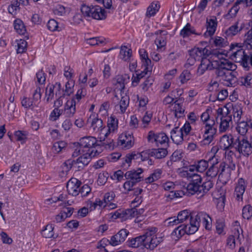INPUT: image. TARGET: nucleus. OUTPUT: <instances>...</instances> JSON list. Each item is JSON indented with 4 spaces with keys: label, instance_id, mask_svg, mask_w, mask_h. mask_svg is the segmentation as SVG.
<instances>
[{
    "label": "nucleus",
    "instance_id": "nucleus-1",
    "mask_svg": "<svg viewBox=\"0 0 252 252\" xmlns=\"http://www.w3.org/2000/svg\"><path fill=\"white\" fill-rule=\"evenodd\" d=\"M206 219H209V216L205 212H199L196 215L192 214L190 217L189 224H183L175 228L173 233L177 237H182L185 234L190 235L193 234L198 229L200 223L205 221Z\"/></svg>",
    "mask_w": 252,
    "mask_h": 252
},
{
    "label": "nucleus",
    "instance_id": "nucleus-2",
    "mask_svg": "<svg viewBox=\"0 0 252 252\" xmlns=\"http://www.w3.org/2000/svg\"><path fill=\"white\" fill-rule=\"evenodd\" d=\"M231 51V59L235 62L240 63L246 70L252 67V53L246 51L244 49L236 45L231 44L230 47Z\"/></svg>",
    "mask_w": 252,
    "mask_h": 252
},
{
    "label": "nucleus",
    "instance_id": "nucleus-3",
    "mask_svg": "<svg viewBox=\"0 0 252 252\" xmlns=\"http://www.w3.org/2000/svg\"><path fill=\"white\" fill-rule=\"evenodd\" d=\"M81 10L84 16L89 17H91L96 20H104L106 17L105 10L99 6H89L83 4Z\"/></svg>",
    "mask_w": 252,
    "mask_h": 252
},
{
    "label": "nucleus",
    "instance_id": "nucleus-4",
    "mask_svg": "<svg viewBox=\"0 0 252 252\" xmlns=\"http://www.w3.org/2000/svg\"><path fill=\"white\" fill-rule=\"evenodd\" d=\"M144 212L143 209L138 210L135 206L131 209H119L116 211L112 215L114 219H120L121 221H125L128 219L137 217L138 215L142 214ZM138 219L137 218L136 220Z\"/></svg>",
    "mask_w": 252,
    "mask_h": 252
},
{
    "label": "nucleus",
    "instance_id": "nucleus-5",
    "mask_svg": "<svg viewBox=\"0 0 252 252\" xmlns=\"http://www.w3.org/2000/svg\"><path fill=\"white\" fill-rule=\"evenodd\" d=\"M234 148L239 154L246 157L252 154V144L244 136H239L235 140Z\"/></svg>",
    "mask_w": 252,
    "mask_h": 252
},
{
    "label": "nucleus",
    "instance_id": "nucleus-6",
    "mask_svg": "<svg viewBox=\"0 0 252 252\" xmlns=\"http://www.w3.org/2000/svg\"><path fill=\"white\" fill-rule=\"evenodd\" d=\"M41 98V89L37 87L34 90L32 98L24 96L21 98L22 107L26 109L33 110L35 107H37Z\"/></svg>",
    "mask_w": 252,
    "mask_h": 252
},
{
    "label": "nucleus",
    "instance_id": "nucleus-7",
    "mask_svg": "<svg viewBox=\"0 0 252 252\" xmlns=\"http://www.w3.org/2000/svg\"><path fill=\"white\" fill-rule=\"evenodd\" d=\"M93 151L92 153L90 152L82 153V155L79 157L76 160H68L64 163V166H66V170L70 169L74 164H78V168H83L87 165L92 159V158L96 156Z\"/></svg>",
    "mask_w": 252,
    "mask_h": 252
},
{
    "label": "nucleus",
    "instance_id": "nucleus-8",
    "mask_svg": "<svg viewBox=\"0 0 252 252\" xmlns=\"http://www.w3.org/2000/svg\"><path fill=\"white\" fill-rule=\"evenodd\" d=\"M157 230L156 227H151L145 232V248L147 249L154 250L162 241V237H157L156 233Z\"/></svg>",
    "mask_w": 252,
    "mask_h": 252
},
{
    "label": "nucleus",
    "instance_id": "nucleus-9",
    "mask_svg": "<svg viewBox=\"0 0 252 252\" xmlns=\"http://www.w3.org/2000/svg\"><path fill=\"white\" fill-rule=\"evenodd\" d=\"M78 145L82 148V153L90 152L92 153L93 151L94 154L98 155L99 152L95 149L96 146L99 145L97 144V140L94 136H85L81 138Z\"/></svg>",
    "mask_w": 252,
    "mask_h": 252
},
{
    "label": "nucleus",
    "instance_id": "nucleus-10",
    "mask_svg": "<svg viewBox=\"0 0 252 252\" xmlns=\"http://www.w3.org/2000/svg\"><path fill=\"white\" fill-rule=\"evenodd\" d=\"M218 116L217 119L220 118V131L224 132L228 129L230 124H232V114L228 109H226V112H223L222 108L218 109Z\"/></svg>",
    "mask_w": 252,
    "mask_h": 252
},
{
    "label": "nucleus",
    "instance_id": "nucleus-11",
    "mask_svg": "<svg viewBox=\"0 0 252 252\" xmlns=\"http://www.w3.org/2000/svg\"><path fill=\"white\" fill-rule=\"evenodd\" d=\"M250 24L244 23L240 24L239 21L230 26L224 32L226 38H231L237 34H240L243 32H247L249 30Z\"/></svg>",
    "mask_w": 252,
    "mask_h": 252
},
{
    "label": "nucleus",
    "instance_id": "nucleus-12",
    "mask_svg": "<svg viewBox=\"0 0 252 252\" xmlns=\"http://www.w3.org/2000/svg\"><path fill=\"white\" fill-rule=\"evenodd\" d=\"M189 56L193 58L196 61H199L202 60L203 58L206 56H208L210 54L214 55L218 58L220 57V55H221L222 53L217 51H210L206 48H198L194 47V48L190 50L189 51Z\"/></svg>",
    "mask_w": 252,
    "mask_h": 252
},
{
    "label": "nucleus",
    "instance_id": "nucleus-13",
    "mask_svg": "<svg viewBox=\"0 0 252 252\" xmlns=\"http://www.w3.org/2000/svg\"><path fill=\"white\" fill-rule=\"evenodd\" d=\"M187 177L191 179L190 183L187 187L189 194L194 195L201 184L202 178L200 175L193 173H188Z\"/></svg>",
    "mask_w": 252,
    "mask_h": 252
},
{
    "label": "nucleus",
    "instance_id": "nucleus-14",
    "mask_svg": "<svg viewBox=\"0 0 252 252\" xmlns=\"http://www.w3.org/2000/svg\"><path fill=\"white\" fill-rule=\"evenodd\" d=\"M236 166L234 164L231 163L226 167V164L224 162L220 163V171L219 179L220 181L226 182L230 179V172L231 170L235 169Z\"/></svg>",
    "mask_w": 252,
    "mask_h": 252
},
{
    "label": "nucleus",
    "instance_id": "nucleus-15",
    "mask_svg": "<svg viewBox=\"0 0 252 252\" xmlns=\"http://www.w3.org/2000/svg\"><path fill=\"white\" fill-rule=\"evenodd\" d=\"M217 61H211L207 58V56L201 60V63L197 69V73L198 75H202L206 70H212L216 66Z\"/></svg>",
    "mask_w": 252,
    "mask_h": 252
},
{
    "label": "nucleus",
    "instance_id": "nucleus-16",
    "mask_svg": "<svg viewBox=\"0 0 252 252\" xmlns=\"http://www.w3.org/2000/svg\"><path fill=\"white\" fill-rule=\"evenodd\" d=\"M212 122H210L211 123ZM208 127L204 128V133L203 135V139L201 141L202 145H209L213 141L214 135L217 131V126L212 127V124H209L207 126Z\"/></svg>",
    "mask_w": 252,
    "mask_h": 252
},
{
    "label": "nucleus",
    "instance_id": "nucleus-17",
    "mask_svg": "<svg viewBox=\"0 0 252 252\" xmlns=\"http://www.w3.org/2000/svg\"><path fill=\"white\" fill-rule=\"evenodd\" d=\"M81 182L75 178H71L66 184V188L68 193L72 196H76L79 194Z\"/></svg>",
    "mask_w": 252,
    "mask_h": 252
},
{
    "label": "nucleus",
    "instance_id": "nucleus-18",
    "mask_svg": "<svg viewBox=\"0 0 252 252\" xmlns=\"http://www.w3.org/2000/svg\"><path fill=\"white\" fill-rule=\"evenodd\" d=\"M129 233V231L126 229H121L116 235L111 237L109 244L113 246L120 244L125 241Z\"/></svg>",
    "mask_w": 252,
    "mask_h": 252
},
{
    "label": "nucleus",
    "instance_id": "nucleus-19",
    "mask_svg": "<svg viewBox=\"0 0 252 252\" xmlns=\"http://www.w3.org/2000/svg\"><path fill=\"white\" fill-rule=\"evenodd\" d=\"M76 100L74 98L68 100L65 103L63 107V115L65 118H70L73 117L76 112Z\"/></svg>",
    "mask_w": 252,
    "mask_h": 252
},
{
    "label": "nucleus",
    "instance_id": "nucleus-20",
    "mask_svg": "<svg viewBox=\"0 0 252 252\" xmlns=\"http://www.w3.org/2000/svg\"><path fill=\"white\" fill-rule=\"evenodd\" d=\"M217 25L218 22L216 17L212 16L210 18H207L206 23L207 31L204 33L205 36H212L216 31Z\"/></svg>",
    "mask_w": 252,
    "mask_h": 252
},
{
    "label": "nucleus",
    "instance_id": "nucleus-21",
    "mask_svg": "<svg viewBox=\"0 0 252 252\" xmlns=\"http://www.w3.org/2000/svg\"><path fill=\"white\" fill-rule=\"evenodd\" d=\"M119 143L127 149L130 148L134 144L133 137L131 133L126 132L119 137Z\"/></svg>",
    "mask_w": 252,
    "mask_h": 252
},
{
    "label": "nucleus",
    "instance_id": "nucleus-22",
    "mask_svg": "<svg viewBox=\"0 0 252 252\" xmlns=\"http://www.w3.org/2000/svg\"><path fill=\"white\" fill-rule=\"evenodd\" d=\"M91 127L94 131L99 133V135L100 134H104L105 136L107 135L106 127L103 126V121L100 119L98 118L93 119L91 123Z\"/></svg>",
    "mask_w": 252,
    "mask_h": 252
},
{
    "label": "nucleus",
    "instance_id": "nucleus-23",
    "mask_svg": "<svg viewBox=\"0 0 252 252\" xmlns=\"http://www.w3.org/2000/svg\"><path fill=\"white\" fill-rule=\"evenodd\" d=\"M143 170L142 168H138L136 170H132L126 172L124 176L127 180H130L135 183L141 181L142 177L141 176Z\"/></svg>",
    "mask_w": 252,
    "mask_h": 252
},
{
    "label": "nucleus",
    "instance_id": "nucleus-24",
    "mask_svg": "<svg viewBox=\"0 0 252 252\" xmlns=\"http://www.w3.org/2000/svg\"><path fill=\"white\" fill-rule=\"evenodd\" d=\"M214 186V183L211 180H207L198 187L196 190L195 194L198 198L203 196L208 191L210 190Z\"/></svg>",
    "mask_w": 252,
    "mask_h": 252
},
{
    "label": "nucleus",
    "instance_id": "nucleus-25",
    "mask_svg": "<svg viewBox=\"0 0 252 252\" xmlns=\"http://www.w3.org/2000/svg\"><path fill=\"white\" fill-rule=\"evenodd\" d=\"M129 77L126 74L117 75L114 79V84L118 90L122 92L125 88V85L129 81Z\"/></svg>",
    "mask_w": 252,
    "mask_h": 252
},
{
    "label": "nucleus",
    "instance_id": "nucleus-26",
    "mask_svg": "<svg viewBox=\"0 0 252 252\" xmlns=\"http://www.w3.org/2000/svg\"><path fill=\"white\" fill-rule=\"evenodd\" d=\"M234 141L231 135H224L220 139V147L224 150L234 148Z\"/></svg>",
    "mask_w": 252,
    "mask_h": 252
},
{
    "label": "nucleus",
    "instance_id": "nucleus-27",
    "mask_svg": "<svg viewBox=\"0 0 252 252\" xmlns=\"http://www.w3.org/2000/svg\"><path fill=\"white\" fill-rule=\"evenodd\" d=\"M246 187L245 180L242 178L239 179L234 191V195L238 201H242L243 195L245 191Z\"/></svg>",
    "mask_w": 252,
    "mask_h": 252
},
{
    "label": "nucleus",
    "instance_id": "nucleus-28",
    "mask_svg": "<svg viewBox=\"0 0 252 252\" xmlns=\"http://www.w3.org/2000/svg\"><path fill=\"white\" fill-rule=\"evenodd\" d=\"M55 90L61 92L60 83L57 82L54 85H48L47 86L45 91V95L47 102H50L54 98Z\"/></svg>",
    "mask_w": 252,
    "mask_h": 252
},
{
    "label": "nucleus",
    "instance_id": "nucleus-29",
    "mask_svg": "<svg viewBox=\"0 0 252 252\" xmlns=\"http://www.w3.org/2000/svg\"><path fill=\"white\" fill-rule=\"evenodd\" d=\"M113 134L107 133L106 136L100 134L99 139L100 141L102 142V145L106 149L110 150L113 149L115 147L114 140L112 139Z\"/></svg>",
    "mask_w": 252,
    "mask_h": 252
},
{
    "label": "nucleus",
    "instance_id": "nucleus-30",
    "mask_svg": "<svg viewBox=\"0 0 252 252\" xmlns=\"http://www.w3.org/2000/svg\"><path fill=\"white\" fill-rule=\"evenodd\" d=\"M145 233L143 235L131 239L128 241V245L132 248H145Z\"/></svg>",
    "mask_w": 252,
    "mask_h": 252
},
{
    "label": "nucleus",
    "instance_id": "nucleus-31",
    "mask_svg": "<svg viewBox=\"0 0 252 252\" xmlns=\"http://www.w3.org/2000/svg\"><path fill=\"white\" fill-rule=\"evenodd\" d=\"M184 134L179 130L178 127L173 128L171 131V138L175 144H181L184 140Z\"/></svg>",
    "mask_w": 252,
    "mask_h": 252
},
{
    "label": "nucleus",
    "instance_id": "nucleus-32",
    "mask_svg": "<svg viewBox=\"0 0 252 252\" xmlns=\"http://www.w3.org/2000/svg\"><path fill=\"white\" fill-rule=\"evenodd\" d=\"M192 216V214L190 213L188 210H185L180 211L177 217L179 223L189 224L190 217Z\"/></svg>",
    "mask_w": 252,
    "mask_h": 252
},
{
    "label": "nucleus",
    "instance_id": "nucleus-33",
    "mask_svg": "<svg viewBox=\"0 0 252 252\" xmlns=\"http://www.w3.org/2000/svg\"><path fill=\"white\" fill-rule=\"evenodd\" d=\"M238 84L247 88H252V73H248L239 78Z\"/></svg>",
    "mask_w": 252,
    "mask_h": 252
},
{
    "label": "nucleus",
    "instance_id": "nucleus-34",
    "mask_svg": "<svg viewBox=\"0 0 252 252\" xmlns=\"http://www.w3.org/2000/svg\"><path fill=\"white\" fill-rule=\"evenodd\" d=\"M183 101L182 98H179L174 102L175 104L174 107V114L176 118H181L184 115L185 110L182 108L181 105Z\"/></svg>",
    "mask_w": 252,
    "mask_h": 252
},
{
    "label": "nucleus",
    "instance_id": "nucleus-35",
    "mask_svg": "<svg viewBox=\"0 0 252 252\" xmlns=\"http://www.w3.org/2000/svg\"><path fill=\"white\" fill-rule=\"evenodd\" d=\"M217 63L220 65V67L225 69L226 71H232L236 69V65L233 63L227 60L217 61Z\"/></svg>",
    "mask_w": 252,
    "mask_h": 252
},
{
    "label": "nucleus",
    "instance_id": "nucleus-36",
    "mask_svg": "<svg viewBox=\"0 0 252 252\" xmlns=\"http://www.w3.org/2000/svg\"><path fill=\"white\" fill-rule=\"evenodd\" d=\"M162 173V170L161 169H157L154 171L150 176L145 179V182L147 183H152L158 179H160Z\"/></svg>",
    "mask_w": 252,
    "mask_h": 252
},
{
    "label": "nucleus",
    "instance_id": "nucleus-37",
    "mask_svg": "<svg viewBox=\"0 0 252 252\" xmlns=\"http://www.w3.org/2000/svg\"><path fill=\"white\" fill-rule=\"evenodd\" d=\"M14 29L19 34L24 35L26 32V29L23 22L19 19H16L14 22Z\"/></svg>",
    "mask_w": 252,
    "mask_h": 252
},
{
    "label": "nucleus",
    "instance_id": "nucleus-38",
    "mask_svg": "<svg viewBox=\"0 0 252 252\" xmlns=\"http://www.w3.org/2000/svg\"><path fill=\"white\" fill-rule=\"evenodd\" d=\"M118 127V122L117 120H116L113 117H111L109 120H108V124H107V127H106V132H107L108 134H111L113 133L117 128Z\"/></svg>",
    "mask_w": 252,
    "mask_h": 252
},
{
    "label": "nucleus",
    "instance_id": "nucleus-39",
    "mask_svg": "<svg viewBox=\"0 0 252 252\" xmlns=\"http://www.w3.org/2000/svg\"><path fill=\"white\" fill-rule=\"evenodd\" d=\"M250 127V125L248 122L242 121L238 122L236 129L238 133L244 136L247 133Z\"/></svg>",
    "mask_w": 252,
    "mask_h": 252
},
{
    "label": "nucleus",
    "instance_id": "nucleus-40",
    "mask_svg": "<svg viewBox=\"0 0 252 252\" xmlns=\"http://www.w3.org/2000/svg\"><path fill=\"white\" fill-rule=\"evenodd\" d=\"M132 51L126 46H122L120 50V58L125 61H128L131 56Z\"/></svg>",
    "mask_w": 252,
    "mask_h": 252
},
{
    "label": "nucleus",
    "instance_id": "nucleus-41",
    "mask_svg": "<svg viewBox=\"0 0 252 252\" xmlns=\"http://www.w3.org/2000/svg\"><path fill=\"white\" fill-rule=\"evenodd\" d=\"M222 80L225 81V84L228 86H232L236 81V77L234 73L232 71H227L226 74L222 78Z\"/></svg>",
    "mask_w": 252,
    "mask_h": 252
},
{
    "label": "nucleus",
    "instance_id": "nucleus-42",
    "mask_svg": "<svg viewBox=\"0 0 252 252\" xmlns=\"http://www.w3.org/2000/svg\"><path fill=\"white\" fill-rule=\"evenodd\" d=\"M153 157H155L157 159H161L165 158L168 152L165 148H158V149H153Z\"/></svg>",
    "mask_w": 252,
    "mask_h": 252
},
{
    "label": "nucleus",
    "instance_id": "nucleus-43",
    "mask_svg": "<svg viewBox=\"0 0 252 252\" xmlns=\"http://www.w3.org/2000/svg\"><path fill=\"white\" fill-rule=\"evenodd\" d=\"M211 39L212 44L217 47H224L228 44L227 41L221 37L216 36L214 38Z\"/></svg>",
    "mask_w": 252,
    "mask_h": 252
},
{
    "label": "nucleus",
    "instance_id": "nucleus-44",
    "mask_svg": "<svg viewBox=\"0 0 252 252\" xmlns=\"http://www.w3.org/2000/svg\"><path fill=\"white\" fill-rule=\"evenodd\" d=\"M201 120L204 123L205 125L204 128L208 127L207 126L208 125L210 124V122H212L211 124H212V127L216 126L215 125V120L213 119H211L208 113L205 112L201 115Z\"/></svg>",
    "mask_w": 252,
    "mask_h": 252
},
{
    "label": "nucleus",
    "instance_id": "nucleus-45",
    "mask_svg": "<svg viewBox=\"0 0 252 252\" xmlns=\"http://www.w3.org/2000/svg\"><path fill=\"white\" fill-rule=\"evenodd\" d=\"M66 146V143L63 141L55 142L52 147V151L54 154H57L62 151Z\"/></svg>",
    "mask_w": 252,
    "mask_h": 252
},
{
    "label": "nucleus",
    "instance_id": "nucleus-46",
    "mask_svg": "<svg viewBox=\"0 0 252 252\" xmlns=\"http://www.w3.org/2000/svg\"><path fill=\"white\" fill-rule=\"evenodd\" d=\"M54 227L52 224H47L45 229L42 231L41 234L45 238H51L54 236Z\"/></svg>",
    "mask_w": 252,
    "mask_h": 252
},
{
    "label": "nucleus",
    "instance_id": "nucleus-47",
    "mask_svg": "<svg viewBox=\"0 0 252 252\" xmlns=\"http://www.w3.org/2000/svg\"><path fill=\"white\" fill-rule=\"evenodd\" d=\"M129 97L125 94L121 97L119 102L120 108L122 113H124L129 104Z\"/></svg>",
    "mask_w": 252,
    "mask_h": 252
},
{
    "label": "nucleus",
    "instance_id": "nucleus-48",
    "mask_svg": "<svg viewBox=\"0 0 252 252\" xmlns=\"http://www.w3.org/2000/svg\"><path fill=\"white\" fill-rule=\"evenodd\" d=\"M220 173V164L219 166H210L207 171L206 172V175L208 177L211 178H214L217 176L218 174Z\"/></svg>",
    "mask_w": 252,
    "mask_h": 252
},
{
    "label": "nucleus",
    "instance_id": "nucleus-49",
    "mask_svg": "<svg viewBox=\"0 0 252 252\" xmlns=\"http://www.w3.org/2000/svg\"><path fill=\"white\" fill-rule=\"evenodd\" d=\"M137 155H138V159L140 158L142 161L149 159L150 157H153V149L144 150L140 153H137Z\"/></svg>",
    "mask_w": 252,
    "mask_h": 252
},
{
    "label": "nucleus",
    "instance_id": "nucleus-50",
    "mask_svg": "<svg viewBox=\"0 0 252 252\" xmlns=\"http://www.w3.org/2000/svg\"><path fill=\"white\" fill-rule=\"evenodd\" d=\"M232 113L233 115L234 121L235 122L238 123L242 114V108L239 106H233Z\"/></svg>",
    "mask_w": 252,
    "mask_h": 252
},
{
    "label": "nucleus",
    "instance_id": "nucleus-51",
    "mask_svg": "<svg viewBox=\"0 0 252 252\" xmlns=\"http://www.w3.org/2000/svg\"><path fill=\"white\" fill-rule=\"evenodd\" d=\"M242 216L244 219H250L252 217V206L250 205L245 206L242 210Z\"/></svg>",
    "mask_w": 252,
    "mask_h": 252
},
{
    "label": "nucleus",
    "instance_id": "nucleus-52",
    "mask_svg": "<svg viewBox=\"0 0 252 252\" xmlns=\"http://www.w3.org/2000/svg\"><path fill=\"white\" fill-rule=\"evenodd\" d=\"M196 165V171L200 172H203L206 171L209 166L207 160L202 159L197 162Z\"/></svg>",
    "mask_w": 252,
    "mask_h": 252
},
{
    "label": "nucleus",
    "instance_id": "nucleus-53",
    "mask_svg": "<svg viewBox=\"0 0 252 252\" xmlns=\"http://www.w3.org/2000/svg\"><path fill=\"white\" fill-rule=\"evenodd\" d=\"M238 4L235 3L233 6L229 10L228 13L225 15L227 19L234 18L236 16L240 7Z\"/></svg>",
    "mask_w": 252,
    "mask_h": 252
},
{
    "label": "nucleus",
    "instance_id": "nucleus-54",
    "mask_svg": "<svg viewBox=\"0 0 252 252\" xmlns=\"http://www.w3.org/2000/svg\"><path fill=\"white\" fill-rule=\"evenodd\" d=\"M191 77V74L188 70H184L180 74L179 79L181 84H183L189 80Z\"/></svg>",
    "mask_w": 252,
    "mask_h": 252
},
{
    "label": "nucleus",
    "instance_id": "nucleus-55",
    "mask_svg": "<svg viewBox=\"0 0 252 252\" xmlns=\"http://www.w3.org/2000/svg\"><path fill=\"white\" fill-rule=\"evenodd\" d=\"M17 53H23L27 50V43L24 39L17 40Z\"/></svg>",
    "mask_w": 252,
    "mask_h": 252
},
{
    "label": "nucleus",
    "instance_id": "nucleus-56",
    "mask_svg": "<svg viewBox=\"0 0 252 252\" xmlns=\"http://www.w3.org/2000/svg\"><path fill=\"white\" fill-rule=\"evenodd\" d=\"M65 7L61 5H58L53 9L54 14L58 16H63L66 14Z\"/></svg>",
    "mask_w": 252,
    "mask_h": 252
},
{
    "label": "nucleus",
    "instance_id": "nucleus-57",
    "mask_svg": "<svg viewBox=\"0 0 252 252\" xmlns=\"http://www.w3.org/2000/svg\"><path fill=\"white\" fill-rule=\"evenodd\" d=\"M19 3L17 0H14L8 6V10L9 13L15 14L17 10H19Z\"/></svg>",
    "mask_w": 252,
    "mask_h": 252
},
{
    "label": "nucleus",
    "instance_id": "nucleus-58",
    "mask_svg": "<svg viewBox=\"0 0 252 252\" xmlns=\"http://www.w3.org/2000/svg\"><path fill=\"white\" fill-rule=\"evenodd\" d=\"M216 69L215 73L218 77H220V79L222 80V78L226 74V71L225 69H222L220 67V65L217 63L216 66H215Z\"/></svg>",
    "mask_w": 252,
    "mask_h": 252
},
{
    "label": "nucleus",
    "instance_id": "nucleus-59",
    "mask_svg": "<svg viewBox=\"0 0 252 252\" xmlns=\"http://www.w3.org/2000/svg\"><path fill=\"white\" fill-rule=\"evenodd\" d=\"M14 135L17 141L25 142L27 139V134L25 131L18 130L15 132Z\"/></svg>",
    "mask_w": 252,
    "mask_h": 252
},
{
    "label": "nucleus",
    "instance_id": "nucleus-60",
    "mask_svg": "<svg viewBox=\"0 0 252 252\" xmlns=\"http://www.w3.org/2000/svg\"><path fill=\"white\" fill-rule=\"evenodd\" d=\"M155 42L158 48H161L164 47L166 44V37L160 35L157 37Z\"/></svg>",
    "mask_w": 252,
    "mask_h": 252
},
{
    "label": "nucleus",
    "instance_id": "nucleus-61",
    "mask_svg": "<svg viewBox=\"0 0 252 252\" xmlns=\"http://www.w3.org/2000/svg\"><path fill=\"white\" fill-rule=\"evenodd\" d=\"M183 153L180 150L175 151L170 157L171 162L180 160L182 158Z\"/></svg>",
    "mask_w": 252,
    "mask_h": 252
},
{
    "label": "nucleus",
    "instance_id": "nucleus-62",
    "mask_svg": "<svg viewBox=\"0 0 252 252\" xmlns=\"http://www.w3.org/2000/svg\"><path fill=\"white\" fill-rule=\"evenodd\" d=\"M79 194L82 197H85L91 192V189L88 185H84L79 189Z\"/></svg>",
    "mask_w": 252,
    "mask_h": 252
},
{
    "label": "nucleus",
    "instance_id": "nucleus-63",
    "mask_svg": "<svg viewBox=\"0 0 252 252\" xmlns=\"http://www.w3.org/2000/svg\"><path fill=\"white\" fill-rule=\"evenodd\" d=\"M245 36H247L245 42L246 45H250L252 48V28L245 32Z\"/></svg>",
    "mask_w": 252,
    "mask_h": 252
},
{
    "label": "nucleus",
    "instance_id": "nucleus-64",
    "mask_svg": "<svg viewBox=\"0 0 252 252\" xmlns=\"http://www.w3.org/2000/svg\"><path fill=\"white\" fill-rule=\"evenodd\" d=\"M168 141L167 136L164 133H158L157 134V144H163Z\"/></svg>",
    "mask_w": 252,
    "mask_h": 252
}]
</instances>
